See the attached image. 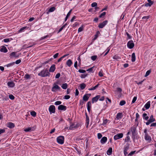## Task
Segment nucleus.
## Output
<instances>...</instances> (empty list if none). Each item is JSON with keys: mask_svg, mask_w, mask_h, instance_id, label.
<instances>
[{"mask_svg": "<svg viewBox=\"0 0 156 156\" xmlns=\"http://www.w3.org/2000/svg\"><path fill=\"white\" fill-rule=\"evenodd\" d=\"M38 75L42 77H44L47 76H49L50 74L48 72L47 69H46L42 70L40 73H38Z\"/></svg>", "mask_w": 156, "mask_h": 156, "instance_id": "nucleus-1", "label": "nucleus"}, {"mask_svg": "<svg viewBox=\"0 0 156 156\" xmlns=\"http://www.w3.org/2000/svg\"><path fill=\"white\" fill-rule=\"evenodd\" d=\"M64 137L63 136H60L57 138V142L60 144H62L64 143Z\"/></svg>", "mask_w": 156, "mask_h": 156, "instance_id": "nucleus-2", "label": "nucleus"}, {"mask_svg": "<svg viewBox=\"0 0 156 156\" xmlns=\"http://www.w3.org/2000/svg\"><path fill=\"white\" fill-rule=\"evenodd\" d=\"M136 126H133L130 129V130L134 138L136 135Z\"/></svg>", "mask_w": 156, "mask_h": 156, "instance_id": "nucleus-3", "label": "nucleus"}, {"mask_svg": "<svg viewBox=\"0 0 156 156\" xmlns=\"http://www.w3.org/2000/svg\"><path fill=\"white\" fill-rule=\"evenodd\" d=\"M155 119L153 118V116L151 115L150 117V119L148 120L147 122L146 123V124L147 125H148L151 123L155 121Z\"/></svg>", "mask_w": 156, "mask_h": 156, "instance_id": "nucleus-4", "label": "nucleus"}, {"mask_svg": "<svg viewBox=\"0 0 156 156\" xmlns=\"http://www.w3.org/2000/svg\"><path fill=\"white\" fill-rule=\"evenodd\" d=\"M55 107L54 105H51L49 108V110L51 114L55 112Z\"/></svg>", "mask_w": 156, "mask_h": 156, "instance_id": "nucleus-5", "label": "nucleus"}, {"mask_svg": "<svg viewBox=\"0 0 156 156\" xmlns=\"http://www.w3.org/2000/svg\"><path fill=\"white\" fill-rule=\"evenodd\" d=\"M134 44L132 40L129 41L127 43V47L130 49H132L134 47Z\"/></svg>", "mask_w": 156, "mask_h": 156, "instance_id": "nucleus-6", "label": "nucleus"}, {"mask_svg": "<svg viewBox=\"0 0 156 156\" xmlns=\"http://www.w3.org/2000/svg\"><path fill=\"white\" fill-rule=\"evenodd\" d=\"M53 86L51 89V90L52 91L56 92V90H59L60 89V87L58 85H56L55 83H54Z\"/></svg>", "mask_w": 156, "mask_h": 156, "instance_id": "nucleus-7", "label": "nucleus"}, {"mask_svg": "<svg viewBox=\"0 0 156 156\" xmlns=\"http://www.w3.org/2000/svg\"><path fill=\"white\" fill-rule=\"evenodd\" d=\"M123 134L122 133H120L115 135L114 137L115 140H117L122 137Z\"/></svg>", "mask_w": 156, "mask_h": 156, "instance_id": "nucleus-8", "label": "nucleus"}, {"mask_svg": "<svg viewBox=\"0 0 156 156\" xmlns=\"http://www.w3.org/2000/svg\"><path fill=\"white\" fill-rule=\"evenodd\" d=\"M108 21L107 20L103 21L102 23L99 24L98 27L100 28H103L107 23Z\"/></svg>", "mask_w": 156, "mask_h": 156, "instance_id": "nucleus-9", "label": "nucleus"}, {"mask_svg": "<svg viewBox=\"0 0 156 156\" xmlns=\"http://www.w3.org/2000/svg\"><path fill=\"white\" fill-rule=\"evenodd\" d=\"M66 107L62 105H60L58 107V110L65 111L66 109Z\"/></svg>", "mask_w": 156, "mask_h": 156, "instance_id": "nucleus-10", "label": "nucleus"}, {"mask_svg": "<svg viewBox=\"0 0 156 156\" xmlns=\"http://www.w3.org/2000/svg\"><path fill=\"white\" fill-rule=\"evenodd\" d=\"M100 95H98L96 97L93 98L92 99V103H94V102H97L98 99L100 98Z\"/></svg>", "mask_w": 156, "mask_h": 156, "instance_id": "nucleus-11", "label": "nucleus"}, {"mask_svg": "<svg viewBox=\"0 0 156 156\" xmlns=\"http://www.w3.org/2000/svg\"><path fill=\"white\" fill-rule=\"evenodd\" d=\"M7 126L10 129H12L15 127V125L12 122H9L7 124Z\"/></svg>", "mask_w": 156, "mask_h": 156, "instance_id": "nucleus-12", "label": "nucleus"}, {"mask_svg": "<svg viewBox=\"0 0 156 156\" xmlns=\"http://www.w3.org/2000/svg\"><path fill=\"white\" fill-rule=\"evenodd\" d=\"M0 51L2 52L6 53L8 51V50L5 46H3L0 49Z\"/></svg>", "mask_w": 156, "mask_h": 156, "instance_id": "nucleus-13", "label": "nucleus"}, {"mask_svg": "<svg viewBox=\"0 0 156 156\" xmlns=\"http://www.w3.org/2000/svg\"><path fill=\"white\" fill-rule=\"evenodd\" d=\"M90 95V94L89 95L87 94H86L84 95L83 97V101H87L89 98V96Z\"/></svg>", "mask_w": 156, "mask_h": 156, "instance_id": "nucleus-14", "label": "nucleus"}, {"mask_svg": "<svg viewBox=\"0 0 156 156\" xmlns=\"http://www.w3.org/2000/svg\"><path fill=\"white\" fill-rule=\"evenodd\" d=\"M129 146H125L124 147V153L125 155L126 156L127 154V151L129 149Z\"/></svg>", "mask_w": 156, "mask_h": 156, "instance_id": "nucleus-15", "label": "nucleus"}, {"mask_svg": "<svg viewBox=\"0 0 156 156\" xmlns=\"http://www.w3.org/2000/svg\"><path fill=\"white\" fill-rule=\"evenodd\" d=\"M107 138L105 136H104L101 139V142L102 144H104L107 141Z\"/></svg>", "mask_w": 156, "mask_h": 156, "instance_id": "nucleus-16", "label": "nucleus"}, {"mask_svg": "<svg viewBox=\"0 0 156 156\" xmlns=\"http://www.w3.org/2000/svg\"><path fill=\"white\" fill-rule=\"evenodd\" d=\"M55 65H53L50 67L49 71L50 72H53L55 70Z\"/></svg>", "mask_w": 156, "mask_h": 156, "instance_id": "nucleus-17", "label": "nucleus"}, {"mask_svg": "<svg viewBox=\"0 0 156 156\" xmlns=\"http://www.w3.org/2000/svg\"><path fill=\"white\" fill-rule=\"evenodd\" d=\"M7 84L9 87H13L15 86V83L12 81L8 82Z\"/></svg>", "mask_w": 156, "mask_h": 156, "instance_id": "nucleus-18", "label": "nucleus"}, {"mask_svg": "<svg viewBox=\"0 0 156 156\" xmlns=\"http://www.w3.org/2000/svg\"><path fill=\"white\" fill-rule=\"evenodd\" d=\"M150 104L151 102L150 101H148L147 102L146 104L144 106V107L146 108V109H147L149 108L150 107Z\"/></svg>", "mask_w": 156, "mask_h": 156, "instance_id": "nucleus-19", "label": "nucleus"}, {"mask_svg": "<svg viewBox=\"0 0 156 156\" xmlns=\"http://www.w3.org/2000/svg\"><path fill=\"white\" fill-rule=\"evenodd\" d=\"M73 64L72 61L70 59H69L66 62V64L69 67H70Z\"/></svg>", "mask_w": 156, "mask_h": 156, "instance_id": "nucleus-20", "label": "nucleus"}, {"mask_svg": "<svg viewBox=\"0 0 156 156\" xmlns=\"http://www.w3.org/2000/svg\"><path fill=\"white\" fill-rule=\"evenodd\" d=\"M78 127V126L77 125L75 126L74 124H72L69 127V129L68 130H71L73 129V128H74L75 129H76Z\"/></svg>", "mask_w": 156, "mask_h": 156, "instance_id": "nucleus-21", "label": "nucleus"}, {"mask_svg": "<svg viewBox=\"0 0 156 156\" xmlns=\"http://www.w3.org/2000/svg\"><path fill=\"white\" fill-rule=\"evenodd\" d=\"M145 139L146 140L150 141L151 140V137L148 135V134H145Z\"/></svg>", "mask_w": 156, "mask_h": 156, "instance_id": "nucleus-22", "label": "nucleus"}, {"mask_svg": "<svg viewBox=\"0 0 156 156\" xmlns=\"http://www.w3.org/2000/svg\"><path fill=\"white\" fill-rule=\"evenodd\" d=\"M91 106V102L90 101H88L87 103V109L89 112H90V108Z\"/></svg>", "mask_w": 156, "mask_h": 156, "instance_id": "nucleus-23", "label": "nucleus"}, {"mask_svg": "<svg viewBox=\"0 0 156 156\" xmlns=\"http://www.w3.org/2000/svg\"><path fill=\"white\" fill-rule=\"evenodd\" d=\"M122 113L119 112L116 115V118L119 119L122 118Z\"/></svg>", "mask_w": 156, "mask_h": 156, "instance_id": "nucleus-24", "label": "nucleus"}, {"mask_svg": "<svg viewBox=\"0 0 156 156\" xmlns=\"http://www.w3.org/2000/svg\"><path fill=\"white\" fill-rule=\"evenodd\" d=\"M136 59V57L135 54L134 53H133L132 54V59L131 61L132 62H134L135 61Z\"/></svg>", "mask_w": 156, "mask_h": 156, "instance_id": "nucleus-25", "label": "nucleus"}, {"mask_svg": "<svg viewBox=\"0 0 156 156\" xmlns=\"http://www.w3.org/2000/svg\"><path fill=\"white\" fill-rule=\"evenodd\" d=\"M112 148L111 147L109 148L107 152V154L108 155H110L112 154Z\"/></svg>", "mask_w": 156, "mask_h": 156, "instance_id": "nucleus-26", "label": "nucleus"}, {"mask_svg": "<svg viewBox=\"0 0 156 156\" xmlns=\"http://www.w3.org/2000/svg\"><path fill=\"white\" fill-rule=\"evenodd\" d=\"M72 10V9H71L68 12V14H67L66 16L65 19V21H66L67 20L68 17L70 16V15L71 13Z\"/></svg>", "mask_w": 156, "mask_h": 156, "instance_id": "nucleus-27", "label": "nucleus"}, {"mask_svg": "<svg viewBox=\"0 0 156 156\" xmlns=\"http://www.w3.org/2000/svg\"><path fill=\"white\" fill-rule=\"evenodd\" d=\"M113 58L117 60H119L121 59V57L117 55H115L114 56Z\"/></svg>", "mask_w": 156, "mask_h": 156, "instance_id": "nucleus-28", "label": "nucleus"}, {"mask_svg": "<svg viewBox=\"0 0 156 156\" xmlns=\"http://www.w3.org/2000/svg\"><path fill=\"white\" fill-rule=\"evenodd\" d=\"M99 85V84H97L94 87H93L92 88H89L88 89V90H95L98 87Z\"/></svg>", "mask_w": 156, "mask_h": 156, "instance_id": "nucleus-29", "label": "nucleus"}, {"mask_svg": "<svg viewBox=\"0 0 156 156\" xmlns=\"http://www.w3.org/2000/svg\"><path fill=\"white\" fill-rule=\"evenodd\" d=\"M80 88L81 90L84 89L86 87V85L84 83H82L80 85Z\"/></svg>", "mask_w": 156, "mask_h": 156, "instance_id": "nucleus-30", "label": "nucleus"}, {"mask_svg": "<svg viewBox=\"0 0 156 156\" xmlns=\"http://www.w3.org/2000/svg\"><path fill=\"white\" fill-rule=\"evenodd\" d=\"M68 85L66 83H64L62 84V88L64 89H66Z\"/></svg>", "mask_w": 156, "mask_h": 156, "instance_id": "nucleus-31", "label": "nucleus"}, {"mask_svg": "<svg viewBox=\"0 0 156 156\" xmlns=\"http://www.w3.org/2000/svg\"><path fill=\"white\" fill-rule=\"evenodd\" d=\"M94 68V66H93L92 67H91L87 70V71H88L89 72L93 73L94 71L93 70V68Z\"/></svg>", "mask_w": 156, "mask_h": 156, "instance_id": "nucleus-32", "label": "nucleus"}, {"mask_svg": "<svg viewBox=\"0 0 156 156\" xmlns=\"http://www.w3.org/2000/svg\"><path fill=\"white\" fill-rule=\"evenodd\" d=\"M147 114L146 113H144L143 115V118H144V119L146 120H147L148 118L149 117L147 116Z\"/></svg>", "mask_w": 156, "mask_h": 156, "instance_id": "nucleus-33", "label": "nucleus"}, {"mask_svg": "<svg viewBox=\"0 0 156 156\" xmlns=\"http://www.w3.org/2000/svg\"><path fill=\"white\" fill-rule=\"evenodd\" d=\"M68 55H64L63 56H62L59 59H58V62H59L60 61H61L62 59L64 57H66V56H67Z\"/></svg>", "mask_w": 156, "mask_h": 156, "instance_id": "nucleus-34", "label": "nucleus"}, {"mask_svg": "<svg viewBox=\"0 0 156 156\" xmlns=\"http://www.w3.org/2000/svg\"><path fill=\"white\" fill-rule=\"evenodd\" d=\"M30 114L31 115L33 116L34 117H35L36 115V113L35 111H31L30 112Z\"/></svg>", "mask_w": 156, "mask_h": 156, "instance_id": "nucleus-35", "label": "nucleus"}, {"mask_svg": "<svg viewBox=\"0 0 156 156\" xmlns=\"http://www.w3.org/2000/svg\"><path fill=\"white\" fill-rule=\"evenodd\" d=\"M31 131V128L30 127H28L24 129V131L26 132H30Z\"/></svg>", "mask_w": 156, "mask_h": 156, "instance_id": "nucleus-36", "label": "nucleus"}, {"mask_svg": "<svg viewBox=\"0 0 156 156\" xmlns=\"http://www.w3.org/2000/svg\"><path fill=\"white\" fill-rule=\"evenodd\" d=\"M24 78L27 80L30 79V75H29L28 74H26Z\"/></svg>", "mask_w": 156, "mask_h": 156, "instance_id": "nucleus-37", "label": "nucleus"}, {"mask_svg": "<svg viewBox=\"0 0 156 156\" xmlns=\"http://www.w3.org/2000/svg\"><path fill=\"white\" fill-rule=\"evenodd\" d=\"M67 25V24H65L64 25H63L59 30L58 33H59Z\"/></svg>", "mask_w": 156, "mask_h": 156, "instance_id": "nucleus-38", "label": "nucleus"}, {"mask_svg": "<svg viewBox=\"0 0 156 156\" xmlns=\"http://www.w3.org/2000/svg\"><path fill=\"white\" fill-rule=\"evenodd\" d=\"M62 103V102L60 101H58L55 102V105H60Z\"/></svg>", "mask_w": 156, "mask_h": 156, "instance_id": "nucleus-39", "label": "nucleus"}, {"mask_svg": "<svg viewBox=\"0 0 156 156\" xmlns=\"http://www.w3.org/2000/svg\"><path fill=\"white\" fill-rule=\"evenodd\" d=\"M55 10V8L54 7H52L49 9V12H52L54 11Z\"/></svg>", "mask_w": 156, "mask_h": 156, "instance_id": "nucleus-40", "label": "nucleus"}, {"mask_svg": "<svg viewBox=\"0 0 156 156\" xmlns=\"http://www.w3.org/2000/svg\"><path fill=\"white\" fill-rule=\"evenodd\" d=\"M126 103V102L125 101L122 100L119 103L120 105L122 106L124 105Z\"/></svg>", "mask_w": 156, "mask_h": 156, "instance_id": "nucleus-41", "label": "nucleus"}, {"mask_svg": "<svg viewBox=\"0 0 156 156\" xmlns=\"http://www.w3.org/2000/svg\"><path fill=\"white\" fill-rule=\"evenodd\" d=\"M97 56L96 55H94L91 57V59L93 61H95L97 58Z\"/></svg>", "mask_w": 156, "mask_h": 156, "instance_id": "nucleus-42", "label": "nucleus"}, {"mask_svg": "<svg viewBox=\"0 0 156 156\" xmlns=\"http://www.w3.org/2000/svg\"><path fill=\"white\" fill-rule=\"evenodd\" d=\"M106 12H102L101 14L99 16V17L101 18H102L103 16H105L106 14Z\"/></svg>", "mask_w": 156, "mask_h": 156, "instance_id": "nucleus-43", "label": "nucleus"}, {"mask_svg": "<svg viewBox=\"0 0 156 156\" xmlns=\"http://www.w3.org/2000/svg\"><path fill=\"white\" fill-rule=\"evenodd\" d=\"M151 72V71L150 70H149L147 71L145 75V76L146 77V76H147L148 75H149V74H150Z\"/></svg>", "mask_w": 156, "mask_h": 156, "instance_id": "nucleus-44", "label": "nucleus"}, {"mask_svg": "<svg viewBox=\"0 0 156 156\" xmlns=\"http://www.w3.org/2000/svg\"><path fill=\"white\" fill-rule=\"evenodd\" d=\"M97 5V3L96 2H93L91 4V6L93 7H96Z\"/></svg>", "mask_w": 156, "mask_h": 156, "instance_id": "nucleus-45", "label": "nucleus"}, {"mask_svg": "<svg viewBox=\"0 0 156 156\" xmlns=\"http://www.w3.org/2000/svg\"><path fill=\"white\" fill-rule=\"evenodd\" d=\"M9 98L11 100H14V97L12 94H10L9 95Z\"/></svg>", "mask_w": 156, "mask_h": 156, "instance_id": "nucleus-46", "label": "nucleus"}, {"mask_svg": "<svg viewBox=\"0 0 156 156\" xmlns=\"http://www.w3.org/2000/svg\"><path fill=\"white\" fill-rule=\"evenodd\" d=\"M83 26L79 27L78 29V32H80L82 31L83 30Z\"/></svg>", "mask_w": 156, "mask_h": 156, "instance_id": "nucleus-47", "label": "nucleus"}, {"mask_svg": "<svg viewBox=\"0 0 156 156\" xmlns=\"http://www.w3.org/2000/svg\"><path fill=\"white\" fill-rule=\"evenodd\" d=\"M14 64H15V62H13L12 63H9V64H7V65H6V66L7 67H9L10 66H12Z\"/></svg>", "mask_w": 156, "mask_h": 156, "instance_id": "nucleus-48", "label": "nucleus"}, {"mask_svg": "<svg viewBox=\"0 0 156 156\" xmlns=\"http://www.w3.org/2000/svg\"><path fill=\"white\" fill-rule=\"evenodd\" d=\"M130 140V137L129 136L126 137L125 139V142H128Z\"/></svg>", "mask_w": 156, "mask_h": 156, "instance_id": "nucleus-49", "label": "nucleus"}, {"mask_svg": "<svg viewBox=\"0 0 156 156\" xmlns=\"http://www.w3.org/2000/svg\"><path fill=\"white\" fill-rule=\"evenodd\" d=\"M136 152V151H131L128 154V156H131L133 154H134L135 153V152Z\"/></svg>", "mask_w": 156, "mask_h": 156, "instance_id": "nucleus-50", "label": "nucleus"}, {"mask_svg": "<svg viewBox=\"0 0 156 156\" xmlns=\"http://www.w3.org/2000/svg\"><path fill=\"white\" fill-rule=\"evenodd\" d=\"M5 130L4 129H0V134L5 133Z\"/></svg>", "mask_w": 156, "mask_h": 156, "instance_id": "nucleus-51", "label": "nucleus"}, {"mask_svg": "<svg viewBox=\"0 0 156 156\" xmlns=\"http://www.w3.org/2000/svg\"><path fill=\"white\" fill-rule=\"evenodd\" d=\"M86 122H89V117L87 115V113H86Z\"/></svg>", "mask_w": 156, "mask_h": 156, "instance_id": "nucleus-52", "label": "nucleus"}, {"mask_svg": "<svg viewBox=\"0 0 156 156\" xmlns=\"http://www.w3.org/2000/svg\"><path fill=\"white\" fill-rule=\"evenodd\" d=\"M147 0L148 2V3L151 5L154 3V2L152 1L151 0Z\"/></svg>", "mask_w": 156, "mask_h": 156, "instance_id": "nucleus-53", "label": "nucleus"}, {"mask_svg": "<svg viewBox=\"0 0 156 156\" xmlns=\"http://www.w3.org/2000/svg\"><path fill=\"white\" fill-rule=\"evenodd\" d=\"M87 74H82L81 75L80 77L82 78H84L86 76H87Z\"/></svg>", "mask_w": 156, "mask_h": 156, "instance_id": "nucleus-54", "label": "nucleus"}, {"mask_svg": "<svg viewBox=\"0 0 156 156\" xmlns=\"http://www.w3.org/2000/svg\"><path fill=\"white\" fill-rule=\"evenodd\" d=\"M137 99V97H134L133 99V100L132 101V103H134L135 101H136V100Z\"/></svg>", "mask_w": 156, "mask_h": 156, "instance_id": "nucleus-55", "label": "nucleus"}, {"mask_svg": "<svg viewBox=\"0 0 156 156\" xmlns=\"http://www.w3.org/2000/svg\"><path fill=\"white\" fill-rule=\"evenodd\" d=\"M78 72L80 73H85L86 71L84 70L80 69L79 70Z\"/></svg>", "mask_w": 156, "mask_h": 156, "instance_id": "nucleus-56", "label": "nucleus"}, {"mask_svg": "<svg viewBox=\"0 0 156 156\" xmlns=\"http://www.w3.org/2000/svg\"><path fill=\"white\" fill-rule=\"evenodd\" d=\"M60 76V73H58L55 76V77L56 79L59 78Z\"/></svg>", "mask_w": 156, "mask_h": 156, "instance_id": "nucleus-57", "label": "nucleus"}, {"mask_svg": "<svg viewBox=\"0 0 156 156\" xmlns=\"http://www.w3.org/2000/svg\"><path fill=\"white\" fill-rule=\"evenodd\" d=\"M70 98V96L69 95H66L64 96V99H68Z\"/></svg>", "mask_w": 156, "mask_h": 156, "instance_id": "nucleus-58", "label": "nucleus"}, {"mask_svg": "<svg viewBox=\"0 0 156 156\" xmlns=\"http://www.w3.org/2000/svg\"><path fill=\"white\" fill-rule=\"evenodd\" d=\"M102 137V135L101 133H98V137L99 139L101 138Z\"/></svg>", "mask_w": 156, "mask_h": 156, "instance_id": "nucleus-59", "label": "nucleus"}, {"mask_svg": "<svg viewBox=\"0 0 156 156\" xmlns=\"http://www.w3.org/2000/svg\"><path fill=\"white\" fill-rule=\"evenodd\" d=\"M16 55V53L15 52H12L11 53L10 55V56H14V57H16L15 55Z\"/></svg>", "mask_w": 156, "mask_h": 156, "instance_id": "nucleus-60", "label": "nucleus"}, {"mask_svg": "<svg viewBox=\"0 0 156 156\" xmlns=\"http://www.w3.org/2000/svg\"><path fill=\"white\" fill-rule=\"evenodd\" d=\"M98 75L100 77H102L103 76V74H102V72L101 71H100L98 73Z\"/></svg>", "mask_w": 156, "mask_h": 156, "instance_id": "nucleus-61", "label": "nucleus"}, {"mask_svg": "<svg viewBox=\"0 0 156 156\" xmlns=\"http://www.w3.org/2000/svg\"><path fill=\"white\" fill-rule=\"evenodd\" d=\"M3 41L5 42H8L9 41V38L4 39Z\"/></svg>", "mask_w": 156, "mask_h": 156, "instance_id": "nucleus-62", "label": "nucleus"}, {"mask_svg": "<svg viewBox=\"0 0 156 156\" xmlns=\"http://www.w3.org/2000/svg\"><path fill=\"white\" fill-rule=\"evenodd\" d=\"M21 62V60L20 59H19V60H16V61L15 63L16 64H19V63H20Z\"/></svg>", "mask_w": 156, "mask_h": 156, "instance_id": "nucleus-63", "label": "nucleus"}, {"mask_svg": "<svg viewBox=\"0 0 156 156\" xmlns=\"http://www.w3.org/2000/svg\"><path fill=\"white\" fill-rule=\"evenodd\" d=\"M150 126H154V127L156 126V122H154V123H152V124H151Z\"/></svg>", "mask_w": 156, "mask_h": 156, "instance_id": "nucleus-64", "label": "nucleus"}]
</instances>
